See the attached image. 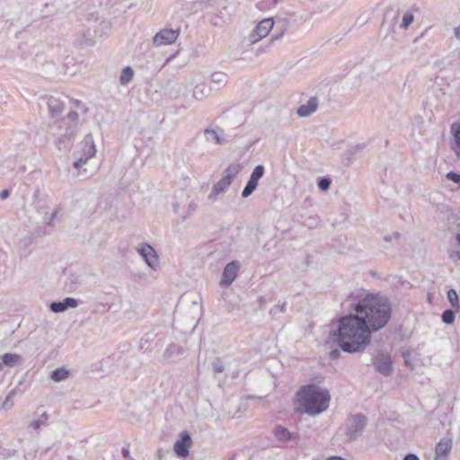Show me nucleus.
<instances>
[{
    "label": "nucleus",
    "instance_id": "obj_1",
    "mask_svg": "<svg viewBox=\"0 0 460 460\" xmlns=\"http://www.w3.org/2000/svg\"><path fill=\"white\" fill-rule=\"evenodd\" d=\"M351 307L355 314L363 321L368 329L376 332L383 329L391 318L392 308L387 297L376 293L360 290L351 294Z\"/></svg>",
    "mask_w": 460,
    "mask_h": 460
},
{
    "label": "nucleus",
    "instance_id": "obj_2",
    "mask_svg": "<svg viewBox=\"0 0 460 460\" xmlns=\"http://www.w3.org/2000/svg\"><path fill=\"white\" fill-rule=\"evenodd\" d=\"M372 333L355 314H349L340 318L338 328L332 333V337L343 351L355 353L367 348Z\"/></svg>",
    "mask_w": 460,
    "mask_h": 460
},
{
    "label": "nucleus",
    "instance_id": "obj_3",
    "mask_svg": "<svg viewBox=\"0 0 460 460\" xmlns=\"http://www.w3.org/2000/svg\"><path fill=\"white\" fill-rule=\"evenodd\" d=\"M45 102L51 119H55L49 125V134L55 138V144L59 150L66 149L73 141L78 130V113L69 111L66 117L58 118L65 109V103L59 98L49 96Z\"/></svg>",
    "mask_w": 460,
    "mask_h": 460
},
{
    "label": "nucleus",
    "instance_id": "obj_4",
    "mask_svg": "<svg viewBox=\"0 0 460 460\" xmlns=\"http://www.w3.org/2000/svg\"><path fill=\"white\" fill-rule=\"evenodd\" d=\"M297 411L310 416L318 415L329 407L331 394L328 389L314 384L303 385L296 394Z\"/></svg>",
    "mask_w": 460,
    "mask_h": 460
},
{
    "label": "nucleus",
    "instance_id": "obj_5",
    "mask_svg": "<svg viewBox=\"0 0 460 460\" xmlns=\"http://www.w3.org/2000/svg\"><path fill=\"white\" fill-rule=\"evenodd\" d=\"M367 424V418L362 413L349 415L344 422V434L349 441L359 438Z\"/></svg>",
    "mask_w": 460,
    "mask_h": 460
},
{
    "label": "nucleus",
    "instance_id": "obj_6",
    "mask_svg": "<svg viewBox=\"0 0 460 460\" xmlns=\"http://www.w3.org/2000/svg\"><path fill=\"white\" fill-rule=\"evenodd\" d=\"M238 172L239 165L237 164H230L226 168L223 172V177L213 186L212 190L208 195V199L215 200L217 195L224 193L231 185L234 178Z\"/></svg>",
    "mask_w": 460,
    "mask_h": 460
},
{
    "label": "nucleus",
    "instance_id": "obj_7",
    "mask_svg": "<svg viewBox=\"0 0 460 460\" xmlns=\"http://www.w3.org/2000/svg\"><path fill=\"white\" fill-rule=\"evenodd\" d=\"M137 251L151 269L156 270L159 266V259L153 246L146 243H140Z\"/></svg>",
    "mask_w": 460,
    "mask_h": 460
},
{
    "label": "nucleus",
    "instance_id": "obj_8",
    "mask_svg": "<svg viewBox=\"0 0 460 460\" xmlns=\"http://www.w3.org/2000/svg\"><path fill=\"white\" fill-rule=\"evenodd\" d=\"M274 26L272 18H266L261 21L255 29L251 32L249 38L252 43H255L265 38Z\"/></svg>",
    "mask_w": 460,
    "mask_h": 460
},
{
    "label": "nucleus",
    "instance_id": "obj_9",
    "mask_svg": "<svg viewBox=\"0 0 460 460\" xmlns=\"http://www.w3.org/2000/svg\"><path fill=\"white\" fill-rule=\"evenodd\" d=\"M264 166L261 164H259L254 167L248 182L246 183L244 189L242 191L243 198H248L250 195L252 194V192L256 190L258 186V181L264 175Z\"/></svg>",
    "mask_w": 460,
    "mask_h": 460
},
{
    "label": "nucleus",
    "instance_id": "obj_10",
    "mask_svg": "<svg viewBox=\"0 0 460 460\" xmlns=\"http://www.w3.org/2000/svg\"><path fill=\"white\" fill-rule=\"evenodd\" d=\"M178 36V30L163 29L154 36L153 44L155 47L172 44L177 40Z\"/></svg>",
    "mask_w": 460,
    "mask_h": 460
},
{
    "label": "nucleus",
    "instance_id": "obj_11",
    "mask_svg": "<svg viewBox=\"0 0 460 460\" xmlns=\"http://www.w3.org/2000/svg\"><path fill=\"white\" fill-rule=\"evenodd\" d=\"M373 365L376 370L385 376H389L393 372L391 358L387 355L380 354L373 358Z\"/></svg>",
    "mask_w": 460,
    "mask_h": 460
},
{
    "label": "nucleus",
    "instance_id": "obj_12",
    "mask_svg": "<svg viewBox=\"0 0 460 460\" xmlns=\"http://www.w3.org/2000/svg\"><path fill=\"white\" fill-rule=\"evenodd\" d=\"M239 270V262L238 261H231L226 264L223 270L222 278L220 284L222 286H229L233 283L237 276V272Z\"/></svg>",
    "mask_w": 460,
    "mask_h": 460
},
{
    "label": "nucleus",
    "instance_id": "obj_13",
    "mask_svg": "<svg viewBox=\"0 0 460 460\" xmlns=\"http://www.w3.org/2000/svg\"><path fill=\"white\" fill-rule=\"evenodd\" d=\"M191 443V438L186 431L181 433V439L174 443L173 450L180 457H187L189 456V446Z\"/></svg>",
    "mask_w": 460,
    "mask_h": 460
},
{
    "label": "nucleus",
    "instance_id": "obj_14",
    "mask_svg": "<svg viewBox=\"0 0 460 460\" xmlns=\"http://www.w3.org/2000/svg\"><path fill=\"white\" fill-rule=\"evenodd\" d=\"M78 305V302L74 297H66L62 301L52 302L49 305L50 310L53 313H63L68 308H75Z\"/></svg>",
    "mask_w": 460,
    "mask_h": 460
},
{
    "label": "nucleus",
    "instance_id": "obj_15",
    "mask_svg": "<svg viewBox=\"0 0 460 460\" xmlns=\"http://www.w3.org/2000/svg\"><path fill=\"white\" fill-rule=\"evenodd\" d=\"M203 133L206 140L208 142H213L216 145H224L226 143L224 137V129L220 128H217V129L207 128L204 129Z\"/></svg>",
    "mask_w": 460,
    "mask_h": 460
},
{
    "label": "nucleus",
    "instance_id": "obj_16",
    "mask_svg": "<svg viewBox=\"0 0 460 460\" xmlns=\"http://www.w3.org/2000/svg\"><path fill=\"white\" fill-rule=\"evenodd\" d=\"M318 107V100L316 97H311L305 104H302L297 109V115L301 118L309 117L316 111Z\"/></svg>",
    "mask_w": 460,
    "mask_h": 460
},
{
    "label": "nucleus",
    "instance_id": "obj_17",
    "mask_svg": "<svg viewBox=\"0 0 460 460\" xmlns=\"http://www.w3.org/2000/svg\"><path fill=\"white\" fill-rule=\"evenodd\" d=\"M452 447V439L447 438H443L436 445L435 447V460H439L440 457H446L450 452Z\"/></svg>",
    "mask_w": 460,
    "mask_h": 460
},
{
    "label": "nucleus",
    "instance_id": "obj_18",
    "mask_svg": "<svg viewBox=\"0 0 460 460\" xmlns=\"http://www.w3.org/2000/svg\"><path fill=\"white\" fill-rule=\"evenodd\" d=\"M273 434L280 442H288L296 438V435L290 432L287 428L278 425L273 429Z\"/></svg>",
    "mask_w": 460,
    "mask_h": 460
},
{
    "label": "nucleus",
    "instance_id": "obj_19",
    "mask_svg": "<svg viewBox=\"0 0 460 460\" xmlns=\"http://www.w3.org/2000/svg\"><path fill=\"white\" fill-rule=\"evenodd\" d=\"M213 87L205 83L198 84L193 89V97L196 100H202L210 95Z\"/></svg>",
    "mask_w": 460,
    "mask_h": 460
},
{
    "label": "nucleus",
    "instance_id": "obj_20",
    "mask_svg": "<svg viewBox=\"0 0 460 460\" xmlns=\"http://www.w3.org/2000/svg\"><path fill=\"white\" fill-rule=\"evenodd\" d=\"M83 153L88 157H93L96 153L95 145L92 134H87L81 143Z\"/></svg>",
    "mask_w": 460,
    "mask_h": 460
},
{
    "label": "nucleus",
    "instance_id": "obj_21",
    "mask_svg": "<svg viewBox=\"0 0 460 460\" xmlns=\"http://www.w3.org/2000/svg\"><path fill=\"white\" fill-rule=\"evenodd\" d=\"M184 349L181 346L175 343H171L164 350V357L166 359H173L182 355Z\"/></svg>",
    "mask_w": 460,
    "mask_h": 460
},
{
    "label": "nucleus",
    "instance_id": "obj_22",
    "mask_svg": "<svg viewBox=\"0 0 460 460\" xmlns=\"http://www.w3.org/2000/svg\"><path fill=\"white\" fill-rule=\"evenodd\" d=\"M451 132L454 137V146H452L456 155L460 158V123L453 124Z\"/></svg>",
    "mask_w": 460,
    "mask_h": 460
},
{
    "label": "nucleus",
    "instance_id": "obj_23",
    "mask_svg": "<svg viewBox=\"0 0 460 460\" xmlns=\"http://www.w3.org/2000/svg\"><path fill=\"white\" fill-rule=\"evenodd\" d=\"M211 83L215 85L214 89L218 90L227 83V75L221 72H216L211 75Z\"/></svg>",
    "mask_w": 460,
    "mask_h": 460
},
{
    "label": "nucleus",
    "instance_id": "obj_24",
    "mask_svg": "<svg viewBox=\"0 0 460 460\" xmlns=\"http://www.w3.org/2000/svg\"><path fill=\"white\" fill-rule=\"evenodd\" d=\"M69 376V370L64 367H58L51 372L50 378L54 382H61Z\"/></svg>",
    "mask_w": 460,
    "mask_h": 460
},
{
    "label": "nucleus",
    "instance_id": "obj_25",
    "mask_svg": "<svg viewBox=\"0 0 460 460\" xmlns=\"http://www.w3.org/2000/svg\"><path fill=\"white\" fill-rule=\"evenodd\" d=\"M49 420V415L46 411L40 414L39 419L30 422L29 427L34 430L40 429L42 426H46Z\"/></svg>",
    "mask_w": 460,
    "mask_h": 460
},
{
    "label": "nucleus",
    "instance_id": "obj_26",
    "mask_svg": "<svg viewBox=\"0 0 460 460\" xmlns=\"http://www.w3.org/2000/svg\"><path fill=\"white\" fill-rule=\"evenodd\" d=\"M3 364L7 367H14L21 360V356L13 353H5L1 357Z\"/></svg>",
    "mask_w": 460,
    "mask_h": 460
},
{
    "label": "nucleus",
    "instance_id": "obj_27",
    "mask_svg": "<svg viewBox=\"0 0 460 460\" xmlns=\"http://www.w3.org/2000/svg\"><path fill=\"white\" fill-rule=\"evenodd\" d=\"M167 94L171 98H178L181 94V84L178 82H169L166 84Z\"/></svg>",
    "mask_w": 460,
    "mask_h": 460
},
{
    "label": "nucleus",
    "instance_id": "obj_28",
    "mask_svg": "<svg viewBox=\"0 0 460 460\" xmlns=\"http://www.w3.org/2000/svg\"><path fill=\"white\" fill-rule=\"evenodd\" d=\"M134 76V71L130 66H125L119 76V83L121 85H127Z\"/></svg>",
    "mask_w": 460,
    "mask_h": 460
},
{
    "label": "nucleus",
    "instance_id": "obj_29",
    "mask_svg": "<svg viewBox=\"0 0 460 460\" xmlns=\"http://www.w3.org/2000/svg\"><path fill=\"white\" fill-rule=\"evenodd\" d=\"M447 299L453 308H460L458 295L455 289H449L447 291Z\"/></svg>",
    "mask_w": 460,
    "mask_h": 460
},
{
    "label": "nucleus",
    "instance_id": "obj_30",
    "mask_svg": "<svg viewBox=\"0 0 460 460\" xmlns=\"http://www.w3.org/2000/svg\"><path fill=\"white\" fill-rule=\"evenodd\" d=\"M285 31H286V28H282L279 33L273 34L270 40V43L265 48H261V47L258 48L256 49L255 55L259 56L260 53L264 52L266 50V49H268L275 40H278L282 37Z\"/></svg>",
    "mask_w": 460,
    "mask_h": 460
},
{
    "label": "nucleus",
    "instance_id": "obj_31",
    "mask_svg": "<svg viewBox=\"0 0 460 460\" xmlns=\"http://www.w3.org/2000/svg\"><path fill=\"white\" fill-rule=\"evenodd\" d=\"M455 312L450 309L445 310L441 314L442 322L447 324H452L455 322Z\"/></svg>",
    "mask_w": 460,
    "mask_h": 460
},
{
    "label": "nucleus",
    "instance_id": "obj_32",
    "mask_svg": "<svg viewBox=\"0 0 460 460\" xmlns=\"http://www.w3.org/2000/svg\"><path fill=\"white\" fill-rule=\"evenodd\" d=\"M414 20V16L411 13H406L402 16V23L400 24V27L403 30L408 29V27L412 23Z\"/></svg>",
    "mask_w": 460,
    "mask_h": 460
},
{
    "label": "nucleus",
    "instance_id": "obj_33",
    "mask_svg": "<svg viewBox=\"0 0 460 460\" xmlns=\"http://www.w3.org/2000/svg\"><path fill=\"white\" fill-rule=\"evenodd\" d=\"M332 180L328 177L320 178L317 183L318 188L321 190H328L330 189Z\"/></svg>",
    "mask_w": 460,
    "mask_h": 460
},
{
    "label": "nucleus",
    "instance_id": "obj_34",
    "mask_svg": "<svg viewBox=\"0 0 460 460\" xmlns=\"http://www.w3.org/2000/svg\"><path fill=\"white\" fill-rule=\"evenodd\" d=\"M201 4L199 2H190V3H186L185 4V6H186V13L185 14L186 15H190L191 13H195L198 11V7L200 6Z\"/></svg>",
    "mask_w": 460,
    "mask_h": 460
},
{
    "label": "nucleus",
    "instance_id": "obj_35",
    "mask_svg": "<svg viewBox=\"0 0 460 460\" xmlns=\"http://www.w3.org/2000/svg\"><path fill=\"white\" fill-rule=\"evenodd\" d=\"M212 368L217 373H222L225 370V366L220 358H216L212 363Z\"/></svg>",
    "mask_w": 460,
    "mask_h": 460
},
{
    "label": "nucleus",
    "instance_id": "obj_36",
    "mask_svg": "<svg viewBox=\"0 0 460 460\" xmlns=\"http://www.w3.org/2000/svg\"><path fill=\"white\" fill-rule=\"evenodd\" d=\"M102 36V32L99 33L98 31H94V35L92 36L89 34L87 37L85 36V40L81 44H84L86 46H92L94 43V40L96 38H101Z\"/></svg>",
    "mask_w": 460,
    "mask_h": 460
},
{
    "label": "nucleus",
    "instance_id": "obj_37",
    "mask_svg": "<svg viewBox=\"0 0 460 460\" xmlns=\"http://www.w3.org/2000/svg\"><path fill=\"white\" fill-rule=\"evenodd\" d=\"M91 157H88L87 155L85 154H83V155H81L80 157H78L75 162H74V167L75 169H80L84 164H86V162L88 161V159H90Z\"/></svg>",
    "mask_w": 460,
    "mask_h": 460
},
{
    "label": "nucleus",
    "instance_id": "obj_38",
    "mask_svg": "<svg viewBox=\"0 0 460 460\" xmlns=\"http://www.w3.org/2000/svg\"><path fill=\"white\" fill-rule=\"evenodd\" d=\"M13 395V392L12 391L9 393V394L6 396L5 400L3 402L1 408L4 410H8L13 407V402L12 401V397Z\"/></svg>",
    "mask_w": 460,
    "mask_h": 460
},
{
    "label": "nucleus",
    "instance_id": "obj_39",
    "mask_svg": "<svg viewBox=\"0 0 460 460\" xmlns=\"http://www.w3.org/2000/svg\"><path fill=\"white\" fill-rule=\"evenodd\" d=\"M59 212V208H56L49 217H44V223L48 226H52L54 219L57 217L58 214Z\"/></svg>",
    "mask_w": 460,
    "mask_h": 460
},
{
    "label": "nucleus",
    "instance_id": "obj_40",
    "mask_svg": "<svg viewBox=\"0 0 460 460\" xmlns=\"http://www.w3.org/2000/svg\"><path fill=\"white\" fill-rule=\"evenodd\" d=\"M446 177L449 181H452L456 183H460V173L451 171L447 173Z\"/></svg>",
    "mask_w": 460,
    "mask_h": 460
},
{
    "label": "nucleus",
    "instance_id": "obj_41",
    "mask_svg": "<svg viewBox=\"0 0 460 460\" xmlns=\"http://www.w3.org/2000/svg\"><path fill=\"white\" fill-rule=\"evenodd\" d=\"M286 311V302L282 303L280 305L274 306L270 314L272 315H277L279 313H284Z\"/></svg>",
    "mask_w": 460,
    "mask_h": 460
},
{
    "label": "nucleus",
    "instance_id": "obj_42",
    "mask_svg": "<svg viewBox=\"0 0 460 460\" xmlns=\"http://www.w3.org/2000/svg\"><path fill=\"white\" fill-rule=\"evenodd\" d=\"M448 257L454 261H460V251H448Z\"/></svg>",
    "mask_w": 460,
    "mask_h": 460
},
{
    "label": "nucleus",
    "instance_id": "obj_43",
    "mask_svg": "<svg viewBox=\"0 0 460 460\" xmlns=\"http://www.w3.org/2000/svg\"><path fill=\"white\" fill-rule=\"evenodd\" d=\"M340 350L339 349H332L331 352H330V358L331 359H337L339 357H340Z\"/></svg>",
    "mask_w": 460,
    "mask_h": 460
},
{
    "label": "nucleus",
    "instance_id": "obj_44",
    "mask_svg": "<svg viewBox=\"0 0 460 460\" xmlns=\"http://www.w3.org/2000/svg\"><path fill=\"white\" fill-rule=\"evenodd\" d=\"M9 196H10V191H9V190H3L0 192V199H1V200H4V199H7Z\"/></svg>",
    "mask_w": 460,
    "mask_h": 460
},
{
    "label": "nucleus",
    "instance_id": "obj_45",
    "mask_svg": "<svg viewBox=\"0 0 460 460\" xmlns=\"http://www.w3.org/2000/svg\"><path fill=\"white\" fill-rule=\"evenodd\" d=\"M403 460H420V459L415 454L409 453L404 456Z\"/></svg>",
    "mask_w": 460,
    "mask_h": 460
},
{
    "label": "nucleus",
    "instance_id": "obj_46",
    "mask_svg": "<svg viewBox=\"0 0 460 460\" xmlns=\"http://www.w3.org/2000/svg\"><path fill=\"white\" fill-rule=\"evenodd\" d=\"M197 208V204L193 201H191L190 204H189V208H188V214H190L192 213L193 211H195Z\"/></svg>",
    "mask_w": 460,
    "mask_h": 460
},
{
    "label": "nucleus",
    "instance_id": "obj_47",
    "mask_svg": "<svg viewBox=\"0 0 460 460\" xmlns=\"http://www.w3.org/2000/svg\"><path fill=\"white\" fill-rule=\"evenodd\" d=\"M121 455L124 458H129L130 457V452L128 450V448L127 447H123L121 449Z\"/></svg>",
    "mask_w": 460,
    "mask_h": 460
},
{
    "label": "nucleus",
    "instance_id": "obj_48",
    "mask_svg": "<svg viewBox=\"0 0 460 460\" xmlns=\"http://www.w3.org/2000/svg\"><path fill=\"white\" fill-rule=\"evenodd\" d=\"M454 33L456 38L460 40V25L454 29Z\"/></svg>",
    "mask_w": 460,
    "mask_h": 460
},
{
    "label": "nucleus",
    "instance_id": "obj_49",
    "mask_svg": "<svg viewBox=\"0 0 460 460\" xmlns=\"http://www.w3.org/2000/svg\"><path fill=\"white\" fill-rule=\"evenodd\" d=\"M99 24H100V26H101L102 28H105V29L109 28V26H110V25H109V22H106V21H104V20H102V21H101V22H100Z\"/></svg>",
    "mask_w": 460,
    "mask_h": 460
},
{
    "label": "nucleus",
    "instance_id": "obj_50",
    "mask_svg": "<svg viewBox=\"0 0 460 460\" xmlns=\"http://www.w3.org/2000/svg\"><path fill=\"white\" fill-rule=\"evenodd\" d=\"M399 14H400L399 10H396V11L394 12V18H393V21H394V22H397V20H398V18H399Z\"/></svg>",
    "mask_w": 460,
    "mask_h": 460
},
{
    "label": "nucleus",
    "instance_id": "obj_51",
    "mask_svg": "<svg viewBox=\"0 0 460 460\" xmlns=\"http://www.w3.org/2000/svg\"><path fill=\"white\" fill-rule=\"evenodd\" d=\"M327 460H345V459L342 457H340V456H332Z\"/></svg>",
    "mask_w": 460,
    "mask_h": 460
},
{
    "label": "nucleus",
    "instance_id": "obj_52",
    "mask_svg": "<svg viewBox=\"0 0 460 460\" xmlns=\"http://www.w3.org/2000/svg\"><path fill=\"white\" fill-rule=\"evenodd\" d=\"M172 207H173V211L175 213H178L179 204L178 203H174Z\"/></svg>",
    "mask_w": 460,
    "mask_h": 460
},
{
    "label": "nucleus",
    "instance_id": "obj_53",
    "mask_svg": "<svg viewBox=\"0 0 460 460\" xmlns=\"http://www.w3.org/2000/svg\"><path fill=\"white\" fill-rule=\"evenodd\" d=\"M192 304H193V305H194L196 308H200V305H199V304L198 302L193 301V302H192Z\"/></svg>",
    "mask_w": 460,
    "mask_h": 460
},
{
    "label": "nucleus",
    "instance_id": "obj_54",
    "mask_svg": "<svg viewBox=\"0 0 460 460\" xmlns=\"http://www.w3.org/2000/svg\"><path fill=\"white\" fill-rule=\"evenodd\" d=\"M384 239H385V241H386V242H390L392 238H391V236H390V235H385V236L384 237Z\"/></svg>",
    "mask_w": 460,
    "mask_h": 460
},
{
    "label": "nucleus",
    "instance_id": "obj_55",
    "mask_svg": "<svg viewBox=\"0 0 460 460\" xmlns=\"http://www.w3.org/2000/svg\"><path fill=\"white\" fill-rule=\"evenodd\" d=\"M456 240L457 241L458 244L460 245V234H457L456 235Z\"/></svg>",
    "mask_w": 460,
    "mask_h": 460
},
{
    "label": "nucleus",
    "instance_id": "obj_56",
    "mask_svg": "<svg viewBox=\"0 0 460 460\" xmlns=\"http://www.w3.org/2000/svg\"><path fill=\"white\" fill-rule=\"evenodd\" d=\"M156 455H157V456H158V457H162V450H161V449H159V450L157 451V454H156Z\"/></svg>",
    "mask_w": 460,
    "mask_h": 460
},
{
    "label": "nucleus",
    "instance_id": "obj_57",
    "mask_svg": "<svg viewBox=\"0 0 460 460\" xmlns=\"http://www.w3.org/2000/svg\"><path fill=\"white\" fill-rule=\"evenodd\" d=\"M275 4L281 2L282 0H273Z\"/></svg>",
    "mask_w": 460,
    "mask_h": 460
},
{
    "label": "nucleus",
    "instance_id": "obj_58",
    "mask_svg": "<svg viewBox=\"0 0 460 460\" xmlns=\"http://www.w3.org/2000/svg\"><path fill=\"white\" fill-rule=\"evenodd\" d=\"M42 209H43V208H40L38 209V212L42 213Z\"/></svg>",
    "mask_w": 460,
    "mask_h": 460
},
{
    "label": "nucleus",
    "instance_id": "obj_59",
    "mask_svg": "<svg viewBox=\"0 0 460 460\" xmlns=\"http://www.w3.org/2000/svg\"><path fill=\"white\" fill-rule=\"evenodd\" d=\"M3 365H4V364H3V361H2V362H0V370L2 369V366H3Z\"/></svg>",
    "mask_w": 460,
    "mask_h": 460
}]
</instances>
